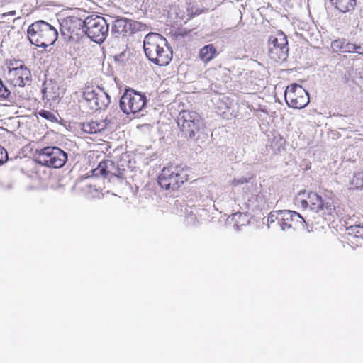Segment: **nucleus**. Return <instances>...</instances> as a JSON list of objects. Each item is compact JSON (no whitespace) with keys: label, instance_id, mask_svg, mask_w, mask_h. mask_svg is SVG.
I'll use <instances>...</instances> for the list:
<instances>
[{"label":"nucleus","instance_id":"obj_31","mask_svg":"<svg viewBox=\"0 0 363 363\" xmlns=\"http://www.w3.org/2000/svg\"><path fill=\"white\" fill-rule=\"evenodd\" d=\"M363 55V53H362Z\"/></svg>","mask_w":363,"mask_h":363},{"label":"nucleus","instance_id":"obj_7","mask_svg":"<svg viewBox=\"0 0 363 363\" xmlns=\"http://www.w3.org/2000/svg\"><path fill=\"white\" fill-rule=\"evenodd\" d=\"M84 32L94 42L101 43L108 33V25L102 16L92 14L84 20Z\"/></svg>","mask_w":363,"mask_h":363},{"label":"nucleus","instance_id":"obj_13","mask_svg":"<svg viewBox=\"0 0 363 363\" xmlns=\"http://www.w3.org/2000/svg\"><path fill=\"white\" fill-rule=\"evenodd\" d=\"M325 199H323L319 194L314 191H310L307 194L306 199L301 198L298 195L295 199V203L297 206L306 209L319 212L320 208L323 206Z\"/></svg>","mask_w":363,"mask_h":363},{"label":"nucleus","instance_id":"obj_6","mask_svg":"<svg viewBox=\"0 0 363 363\" xmlns=\"http://www.w3.org/2000/svg\"><path fill=\"white\" fill-rule=\"evenodd\" d=\"M267 52L269 58L277 62H284L289 55L288 40L282 31L269 37Z\"/></svg>","mask_w":363,"mask_h":363},{"label":"nucleus","instance_id":"obj_18","mask_svg":"<svg viewBox=\"0 0 363 363\" xmlns=\"http://www.w3.org/2000/svg\"><path fill=\"white\" fill-rule=\"evenodd\" d=\"M134 23L135 22L125 18H116L113 23L112 31L118 35H127L131 33V28Z\"/></svg>","mask_w":363,"mask_h":363},{"label":"nucleus","instance_id":"obj_26","mask_svg":"<svg viewBox=\"0 0 363 363\" xmlns=\"http://www.w3.org/2000/svg\"><path fill=\"white\" fill-rule=\"evenodd\" d=\"M7 159V152L6 150L0 146V164H3Z\"/></svg>","mask_w":363,"mask_h":363},{"label":"nucleus","instance_id":"obj_29","mask_svg":"<svg viewBox=\"0 0 363 363\" xmlns=\"http://www.w3.org/2000/svg\"><path fill=\"white\" fill-rule=\"evenodd\" d=\"M104 145L106 146V150H108V145L107 143H105Z\"/></svg>","mask_w":363,"mask_h":363},{"label":"nucleus","instance_id":"obj_10","mask_svg":"<svg viewBox=\"0 0 363 363\" xmlns=\"http://www.w3.org/2000/svg\"><path fill=\"white\" fill-rule=\"evenodd\" d=\"M83 96L92 110L101 109L106 107L108 102V94L99 88L87 86L84 91Z\"/></svg>","mask_w":363,"mask_h":363},{"label":"nucleus","instance_id":"obj_11","mask_svg":"<svg viewBox=\"0 0 363 363\" xmlns=\"http://www.w3.org/2000/svg\"><path fill=\"white\" fill-rule=\"evenodd\" d=\"M6 79L9 84L13 86L23 87L31 81V73L23 62H20L19 66H17L16 68L11 67V69L8 71Z\"/></svg>","mask_w":363,"mask_h":363},{"label":"nucleus","instance_id":"obj_1","mask_svg":"<svg viewBox=\"0 0 363 363\" xmlns=\"http://www.w3.org/2000/svg\"><path fill=\"white\" fill-rule=\"evenodd\" d=\"M143 48L148 60L159 66L169 65L173 57L172 50L167 39L158 33H148L145 37Z\"/></svg>","mask_w":363,"mask_h":363},{"label":"nucleus","instance_id":"obj_8","mask_svg":"<svg viewBox=\"0 0 363 363\" xmlns=\"http://www.w3.org/2000/svg\"><path fill=\"white\" fill-rule=\"evenodd\" d=\"M147 102L144 94L133 89H127L120 100V107L125 114H135L141 111Z\"/></svg>","mask_w":363,"mask_h":363},{"label":"nucleus","instance_id":"obj_23","mask_svg":"<svg viewBox=\"0 0 363 363\" xmlns=\"http://www.w3.org/2000/svg\"><path fill=\"white\" fill-rule=\"evenodd\" d=\"M104 125L96 121H89L82 124V129L84 133L94 134L101 132L104 129Z\"/></svg>","mask_w":363,"mask_h":363},{"label":"nucleus","instance_id":"obj_4","mask_svg":"<svg viewBox=\"0 0 363 363\" xmlns=\"http://www.w3.org/2000/svg\"><path fill=\"white\" fill-rule=\"evenodd\" d=\"M177 124L186 138H193L205 128L201 116L193 110H182L179 112Z\"/></svg>","mask_w":363,"mask_h":363},{"label":"nucleus","instance_id":"obj_19","mask_svg":"<svg viewBox=\"0 0 363 363\" xmlns=\"http://www.w3.org/2000/svg\"><path fill=\"white\" fill-rule=\"evenodd\" d=\"M319 212H320L323 218L328 222L334 221L337 216L336 208L331 198L325 199L323 205L320 208Z\"/></svg>","mask_w":363,"mask_h":363},{"label":"nucleus","instance_id":"obj_28","mask_svg":"<svg viewBox=\"0 0 363 363\" xmlns=\"http://www.w3.org/2000/svg\"><path fill=\"white\" fill-rule=\"evenodd\" d=\"M202 12V11H199V10H196V11L195 12V14H199Z\"/></svg>","mask_w":363,"mask_h":363},{"label":"nucleus","instance_id":"obj_12","mask_svg":"<svg viewBox=\"0 0 363 363\" xmlns=\"http://www.w3.org/2000/svg\"><path fill=\"white\" fill-rule=\"evenodd\" d=\"M61 30L63 35L74 38L81 30L84 31V21L75 16H68L61 23Z\"/></svg>","mask_w":363,"mask_h":363},{"label":"nucleus","instance_id":"obj_21","mask_svg":"<svg viewBox=\"0 0 363 363\" xmlns=\"http://www.w3.org/2000/svg\"><path fill=\"white\" fill-rule=\"evenodd\" d=\"M335 8L342 13L352 11L356 5L357 0H330Z\"/></svg>","mask_w":363,"mask_h":363},{"label":"nucleus","instance_id":"obj_3","mask_svg":"<svg viewBox=\"0 0 363 363\" xmlns=\"http://www.w3.org/2000/svg\"><path fill=\"white\" fill-rule=\"evenodd\" d=\"M27 36L31 44L41 48L52 45L58 38L55 28L44 21H38L30 25Z\"/></svg>","mask_w":363,"mask_h":363},{"label":"nucleus","instance_id":"obj_25","mask_svg":"<svg viewBox=\"0 0 363 363\" xmlns=\"http://www.w3.org/2000/svg\"><path fill=\"white\" fill-rule=\"evenodd\" d=\"M38 114L41 117L46 118L50 121H52L55 118L54 114L49 111L41 110L40 111L38 112Z\"/></svg>","mask_w":363,"mask_h":363},{"label":"nucleus","instance_id":"obj_16","mask_svg":"<svg viewBox=\"0 0 363 363\" xmlns=\"http://www.w3.org/2000/svg\"><path fill=\"white\" fill-rule=\"evenodd\" d=\"M95 176L101 175L104 177L111 179L112 177H119V171L116 169L113 162L104 160L99 162L98 167L93 170Z\"/></svg>","mask_w":363,"mask_h":363},{"label":"nucleus","instance_id":"obj_20","mask_svg":"<svg viewBox=\"0 0 363 363\" xmlns=\"http://www.w3.org/2000/svg\"><path fill=\"white\" fill-rule=\"evenodd\" d=\"M217 55V50L213 44H208L200 49L199 57L204 63H208Z\"/></svg>","mask_w":363,"mask_h":363},{"label":"nucleus","instance_id":"obj_30","mask_svg":"<svg viewBox=\"0 0 363 363\" xmlns=\"http://www.w3.org/2000/svg\"><path fill=\"white\" fill-rule=\"evenodd\" d=\"M48 92V88H45V91H44V94H46Z\"/></svg>","mask_w":363,"mask_h":363},{"label":"nucleus","instance_id":"obj_14","mask_svg":"<svg viewBox=\"0 0 363 363\" xmlns=\"http://www.w3.org/2000/svg\"><path fill=\"white\" fill-rule=\"evenodd\" d=\"M346 240L352 248L363 245V226L352 225L347 228Z\"/></svg>","mask_w":363,"mask_h":363},{"label":"nucleus","instance_id":"obj_15","mask_svg":"<svg viewBox=\"0 0 363 363\" xmlns=\"http://www.w3.org/2000/svg\"><path fill=\"white\" fill-rule=\"evenodd\" d=\"M303 222V218L298 213L289 210L281 211L279 225L283 230L289 229L296 224H301Z\"/></svg>","mask_w":363,"mask_h":363},{"label":"nucleus","instance_id":"obj_2","mask_svg":"<svg viewBox=\"0 0 363 363\" xmlns=\"http://www.w3.org/2000/svg\"><path fill=\"white\" fill-rule=\"evenodd\" d=\"M191 169L186 166L168 164L160 172L157 184L162 189L174 192L191 179Z\"/></svg>","mask_w":363,"mask_h":363},{"label":"nucleus","instance_id":"obj_17","mask_svg":"<svg viewBox=\"0 0 363 363\" xmlns=\"http://www.w3.org/2000/svg\"><path fill=\"white\" fill-rule=\"evenodd\" d=\"M331 48L335 52L345 53L354 52L360 48V46L352 43L345 39L339 38L332 41Z\"/></svg>","mask_w":363,"mask_h":363},{"label":"nucleus","instance_id":"obj_9","mask_svg":"<svg viewBox=\"0 0 363 363\" xmlns=\"http://www.w3.org/2000/svg\"><path fill=\"white\" fill-rule=\"evenodd\" d=\"M284 99L287 105L293 108H303L309 103L308 92L296 83L287 86L284 92Z\"/></svg>","mask_w":363,"mask_h":363},{"label":"nucleus","instance_id":"obj_22","mask_svg":"<svg viewBox=\"0 0 363 363\" xmlns=\"http://www.w3.org/2000/svg\"><path fill=\"white\" fill-rule=\"evenodd\" d=\"M248 220V216L245 213L238 212L230 216V223L235 229L238 230L240 227L245 225Z\"/></svg>","mask_w":363,"mask_h":363},{"label":"nucleus","instance_id":"obj_24","mask_svg":"<svg viewBox=\"0 0 363 363\" xmlns=\"http://www.w3.org/2000/svg\"><path fill=\"white\" fill-rule=\"evenodd\" d=\"M281 215V211H272L268 216L267 222L269 223H273L275 221H277V223L280 224Z\"/></svg>","mask_w":363,"mask_h":363},{"label":"nucleus","instance_id":"obj_27","mask_svg":"<svg viewBox=\"0 0 363 363\" xmlns=\"http://www.w3.org/2000/svg\"><path fill=\"white\" fill-rule=\"evenodd\" d=\"M20 62H23L22 61H20V60H11L9 63V65H8V69H11V67L12 68H16L17 66H19L20 65Z\"/></svg>","mask_w":363,"mask_h":363},{"label":"nucleus","instance_id":"obj_5","mask_svg":"<svg viewBox=\"0 0 363 363\" xmlns=\"http://www.w3.org/2000/svg\"><path fill=\"white\" fill-rule=\"evenodd\" d=\"M35 160L47 167L61 168L67 161V155L57 147L48 146L35 150Z\"/></svg>","mask_w":363,"mask_h":363}]
</instances>
